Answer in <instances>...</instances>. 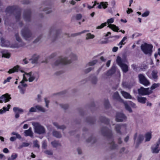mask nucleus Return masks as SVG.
<instances>
[{"label": "nucleus", "instance_id": "obj_10", "mask_svg": "<svg viewBox=\"0 0 160 160\" xmlns=\"http://www.w3.org/2000/svg\"><path fill=\"white\" fill-rule=\"evenodd\" d=\"M140 82L144 86H147L150 84L149 81L146 79L145 76L142 74H140L138 75Z\"/></svg>", "mask_w": 160, "mask_h": 160}, {"label": "nucleus", "instance_id": "obj_35", "mask_svg": "<svg viewBox=\"0 0 160 160\" xmlns=\"http://www.w3.org/2000/svg\"><path fill=\"white\" fill-rule=\"evenodd\" d=\"M115 130L117 133L121 134V131L120 129V125L118 124H117L115 125Z\"/></svg>", "mask_w": 160, "mask_h": 160}, {"label": "nucleus", "instance_id": "obj_8", "mask_svg": "<svg viewBox=\"0 0 160 160\" xmlns=\"http://www.w3.org/2000/svg\"><path fill=\"white\" fill-rule=\"evenodd\" d=\"M114 21V18H111L109 19H108L107 21V24L108 23V27L109 28L114 31L118 32L119 28L118 27H117L114 24H111Z\"/></svg>", "mask_w": 160, "mask_h": 160}, {"label": "nucleus", "instance_id": "obj_59", "mask_svg": "<svg viewBox=\"0 0 160 160\" xmlns=\"http://www.w3.org/2000/svg\"><path fill=\"white\" fill-rule=\"evenodd\" d=\"M118 49V47H114L112 49V51L113 52H116Z\"/></svg>", "mask_w": 160, "mask_h": 160}, {"label": "nucleus", "instance_id": "obj_64", "mask_svg": "<svg viewBox=\"0 0 160 160\" xmlns=\"http://www.w3.org/2000/svg\"><path fill=\"white\" fill-rule=\"evenodd\" d=\"M16 139V138L14 137H11L10 139V140L12 142L15 141Z\"/></svg>", "mask_w": 160, "mask_h": 160}, {"label": "nucleus", "instance_id": "obj_7", "mask_svg": "<svg viewBox=\"0 0 160 160\" xmlns=\"http://www.w3.org/2000/svg\"><path fill=\"white\" fill-rule=\"evenodd\" d=\"M15 38L18 42L13 44V46L12 47L14 48H18L25 45L24 43L22 42V39L19 36L18 33H16L15 34Z\"/></svg>", "mask_w": 160, "mask_h": 160}, {"label": "nucleus", "instance_id": "obj_34", "mask_svg": "<svg viewBox=\"0 0 160 160\" xmlns=\"http://www.w3.org/2000/svg\"><path fill=\"white\" fill-rule=\"evenodd\" d=\"M95 37V36L93 34H92L90 33H88L86 34V39L88 40L89 39H93Z\"/></svg>", "mask_w": 160, "mask_h": 160}, {"label": "nucleus", "instance_id": "obj_13", "mask_svg": "<svg viewBox=\"0 0 160 160\" xmlns=\"http://www.w3.org/2000/svg\"><path fill=\"white\" fill-rule=\"evenodd\" d=\"M144 136L141 134L138 135L136 133L134 137L135 142L138 144L140 143L143 140Z\"/></svg>", "mask_w": 160, "mask_h": 160}, {"label": "nucleus", "instance_id": "obj_23", "mask_svg": "<svg viewBox=\"0 0 160 160\" xmlns=\"http://www.w3.org/2000/svg\"><path fill=\"white\" fill-rule=\"evenodd\" d=\"M23 79L20 82V83L22 84V86L24 87H27V85L26 84L24 83V82L25 81H27L28 79L25 77V74H23Z\"/></svg>", "mask_w": 160, "mask_h": 160}, {"label": "nucleus", "instance_id": "obj_1", "mask_svg": "<svg viewBox=\"0 0 160 160\" xmlns=\"http://www.w3.org/2000/svg\"><path fill=\"white\" fill-rule=\"evenodd\" d=\"M77 56L73 53H71L68 57H62L59 58L55 62L56 65L59 64H66L70 63L72 61L77 60Z\"/></svg>", "mask_w": 160, "mask_h": 160}, {"label": "nucleus", "instance_id": "obj_24", "mask_svg": "<svg viewBox=\"0 0 160 160\" xmlns=\"http://www.w3.org/2000/svg\"><path fill=\"white\" fill-rule=\"evenodd\" d=\"M11 105L10 104H8V105L7 108L4 107L2 109L0 110V114H2L5 113L6 111H9V109L10 108Z\"/></svg>", "mask_w": 160, "mask_h": 160}, {"label": "nucleus", "instance_id": "obj_33", "mask_svg": "<svg viewBox=\"0 0 160 160\" xmlns=\"http://www.w3.org/2000/svg\"><path fill=\"white\" fill-rule=\"evenodd\" d=\"M13 110L15 112H17L18 113H22L23 112V109L16 107L13 108Z\"/></svg>", "mask_w": 160, "mask_h": 160}, {"label": "nucleus", "instance_id": "obj_17", "mask_svg": "<svg viewBox=\"0 0 160 160\" xmlns=\"http://www.w3.org/2000/svg\"><path fill=\"white\" fill-rule=\"evenodd\" d=\"M151 150L152 153H157L160 150L158 144H156L153 145L151 147Z\"/></svg>", "mask_w": 160, "mask_h": 160}, {"label": "nucleus", "instance_id": "obj_61", "mask_svg": "<svg viewBox=\"0 0 160 160\" xmlns=\"http://www.w3.org/2000/svg\"><path fill=\"white\" fill-rule=\"evenodd\" d=\"M132 12L133 11L131 8H128V10L127 11V13L128 14H129Z\"/></svg>", "mask_w": 160, "mask_h": 160}, {"label": "nucleus", "instance_id": "obj_32", "mask_svg": "<svg viewBox=\"0 0 160 160\" xmlns=\"http://www.w3.org/2000/svg\"><path fill=\"white\" fill-rule=\"evenodd\" d=\"M51 144L54 147H57L61 146L60 143L56 141L52 142H51Z\"/></svg>", "mask_w": 160, "mask_h": 160}, {"label": "nucleus", "instance_id": "obj_57", "mask_svg": "<svg viewBox=\"0 0 160 160\" xmlns=\"http://www.w3.org/2000/svg\"><path fill=\"white\" fill-rule=\"evenodd\" d=\"M82 16L80 14H78L76 16V18L77 20H79L82 18Z\"/></svg>", "mask_w": 160, "mask_h": 160}, {"label": "nucleus", "instance_id": "obj_25", "mask_svg": "<svg viewBox=\"0 0 160 160\" xmlns=\"http://www.w3.org/2000/svg\"><path fill=\"white\" fill-rule=\"evenodd\" d=\"M108 3L107 2H102L100 3V4L97 7V8L99 9H101L102 7L103 8H106L107 7Z\"/></svg>", "mask_w": 160, "mask_h": 160}, {"label": "nucleus", "instance_id": "obj_14", "mask_svg": "<svg viewBox=\"0 0 160 160\" xmlns=\"http://www.w3.org/2000/svg\"><path fill=\"white\" fill-rule=\"evenodd\" d=\"M11 99L10 95L8 93L2 95L0 97V103L9 101Z\"/></svg>", "mask_w": 160, "mask_h": 160}, {"label": "nucleus", "instance_id": "obj_39", "mask_svg": "<svg viewBox=\"0 0 160 160\" xmlns=\"http://www.w3.org/2000/svg\"><path fill=\"white\" fill-rule=\"evenodd\" d=\"M30 144L28 142H23L22 144L20 145L18 147V148L20 149L23 147H27Z\"/></svg>", "mask_w": 160, "mask_h": 160}, {"label": "nucleus", "instance_id": "obj_20", "mask_svg": "<svg viewBox=\"0 0 160 160\" xmlns=\"http://www.w3.org/2000/svg\"><path fill=\"white\" fill-rule=\"evenodd\" d=\"M2 54V57L8 58L10 57V54L5 50H2L1 52Z\"/></svg>", "mask_w": 160, "mask_h": 160}, {"label": "nucleus", "instance_id": "obj_50", "mask_svg": "<svg viewBox=\"0 0 160 160\" xmlns=\"http://www.w3.org/2000/svg\"><path fill=\"white\" fill-rule=\"evenodd\" d=\"M44 11L47 14L50 13L52 12V11L51 9L48 8H45L44 9Z\"/></svg>", "mask_w": 160, "mask_h": 160}, {"label": "nucleus", "instance_id": "obj_49", "mask_svg": "<svg viewBox=\"0 0 160 160\" xmlns=\"http://www.w3.org/2000/svg\"><path fill=\"white\" fill-rule=\"evenodd\" d=\"M149 14V12L148 11H146L143 13L142 16V17H146L148 16Z\"/></svg>", "mask_w": 160, "mask_h": 160}, {"label": "nucleus", "instance_id": "obj_31", "mask_svg": "<svg viewBox=\"0 0 160 160\" xmlns=\"http://www.w3.org/2000/svg\"><path fill=\"white\" fill-rule=\"evenodd\" d=\"M152 134L151 133L148 132L145 134V141H149L151 138Z\"/></svg>", "mask_w": 160, "mask_h": 160}, {"label": "nucleus", "instance_id": "obj_44", "mask_svg": "<svg viewBox=\"0 0 160 160\" xmlns=\"http://www.w3.org/2000/svg\"><path fill=\"white\" fill-rule=\"evenodd\" d=\"M128 104V105L130 108V107L128 105V104L131 105V106L133 108H135L136 107V104L132 102L131 101H128V102H126Z\"/></svg>", "mask_w": 160, "mask_h": 160}, {"label": "nucleus", "instance_id": "obj_27", "mask_svg": "<svg viewBox=\"0 0 160 160\" xmlns=\"http://www.w3.org/2000/svg\"><path fill=\"white\" fill-rule=\"evenodd\" d=\"M53 124L58 129H60L62 130H64V129L66 128V127L64 125H62L61 126H59L58 125V123L57 122H53Z\"/></svg>", "mask_w": 160, "mask_h": 160}, {"label": "nucleus", "instance_id": "obj_46", "mask_svg": "<svg viewBox=\"0 0 160 160\" xmlns=\"http://www.w3.org/2000/svg\"><path fill=\"white\" fill-rule=\"evenodd\" d=\"M33 146L34 147H37L39 148V145L38 143V142L37 140H36L33 142Z\"/></svg>", "mask_w": 160, "mask_h": 160}, {"label": "nucleus", "instance_id": "obj_4", "mask_svg": "<svg viewBox=\"0 0 160 160\" xmlns=\"http://www.w3.org/2000/svg\"><path fill=\"white\" fill-rule=\"evenodd\" d=\"M116 62L124 73H126L128 71V66L123 62L119 56L117 57Z\"/></svg>", "mask_w": 160, "mask_h": 160}, {"label": "nucleus", "instance_id": "obj_36", "mask_svg": "<svg viewBox=\"0 0 160 160\" xmlns=\"http://www.w3.org/2000/svg\"><path fill=\"white\" fill-rule=\"evenodd\" d=\"M158 71L156 70H153L152 73V76L153 78L157 79L158 78Z\"/></svg>", "mask_w": 160, "mask_h": 160}, {"label": "nucleus", "instance_id": "obj_38", "mask_svg": "<svg viewBox=\"0 0 160 160\" xmlns=\"http://www.w3.org/2000/svg\"><path fill=\"white\" fill-rule=\"evenodd\" d=\"M118 147V145L115 144L113 141L110 143V147L112 149H115Z\"/></svg>", "mask_w": 160, "mask_h": 160}, {"label": "nucleus", "instance_id": "obj_41", "mask_svg": "<svg viewBox=\"0 0 160 160\" xmlns=\"http://www.w3.org/2000/svg\"><path fill=\"white\" fill-rule=\"evenodd\" d=\"M36 112L37 109L35 106L34 107H32L30 108L28 114H29L31 112Z\"/></svg>", "mask_w": 160, "mask_h": 160}, {"label": "nucleus", "instance_id": "obj_5", "mask_svg": "<svg viewBox=\"0 0 160 160\" xmlns=\"http://www.w3.org/2000/svg\"><path fill=\"white\" fill-rule=\"evenodd\" d=\"M32 124L34 127L35 132L39 134H42L45 132V129L39 123L32 122Z\"/></svg>", "mask_w": 160, "mask_h": 160}, {"label": "nucleus", "instance_id": "obj_22", "mask_svg": "<svg viewBox=\"0 0 160 160\" xmlns=\"http://www.w3.org/2000/svg\"><path fill=\"white\" fill-rule=\"evenodd\" d=\"M121 134L126 133L127 132V127L126 124L120 125Z\"/></svg>", "mask_w": 160, "mask_h": 160}, {"label": "nucleus", "instance_id": "obj_29", "mask_svg": "<svg viewBox=\"0 0 160 160\" xmlns=\"http://www.w3.org/2000/svg\"><path fill=\"white\" fill-rule=\"evenodd\" d=\"M53 136L57 138H60L62 137V135L61 133L56 131H53L52 132Z\"/></svg>", "mask_w": 160, "mask_h": 160}, {"label": "nucleus", "instance_id": "obj_45", "mask_svg": "<svg viewBox=\"0 0 160 160\" xmlns=\"http://www.w3.org/2000/svg\"><path fill=\"white\" fill-rule=\"evenodd\" d=\"M107 22H105L104 23H102L100 25L97 27L96 28L97 29H100L102 28L104 26H106Z\"/></svg>", "mask_w": 160, "mask_h": 160}, {"label": "nucleus", "instance_id": "obj_54", "mask_svg": "<svg viewBox=\"0 0 160 160\" xmlns=\"http://www.w3.org/2000/svg\"><path fill=\"white\" fill-rule=\"evenodd\" d=\"M98 81V79L96 78H94L92 80V83L93 84H95Z\"/></svg>", "mask_w": 160, "mask_h": 160}, {"label": "nucleus", "instance_id": "obj_53", "mask_svg": "<svg viewBox=\"0 0 160 160\" xmlns=\"http://www.w3.org/2000/svg\"><path fill=\"white\" fill-rule=\"evenodd\" d=\"M12 78L10 77H8L6 79H5L4 82H3V83L5 84L6 82H9L10 80Z\"/></svg>", "mask_w": 160, "mask_h": 160}, {"label": "nucleus", "instance_id": "obj_37", "mask_svg": "<svg viewBox=\"0 0 160 160\" xmlns=\"http://www.w3.org/2000/svg\"><path fill=\"white\" fill-rule=\"evenodd\" d=\"M98 60H94L89 62L87 65L88 66H92L95 65L97 62Z\"/></svg>", "mask_w": 160, "mask_h": 160}, {"label": "nucleus", "instance_id": "obj_30", "mask_svg": "<svg viewBox=\"0 0 160 160\" xmlns=\"http://www.w3.org/2000/svg\"><path fill=\"white\" fill-rule=\"evenodd\" d=\"M137 99L138 102L142 103H145L146 102V98L141 97H138Z\"/></svg>", "mask_w": 160, "mask_h": 160}, {"label": "nucleus", "instance_id": "obj_19", "mask_svg": "<svg viewBox=\"0 0 160 160\" xmlns=\"http://www.w3.org/2000/svg\"><path fill=\"white\" fill-rule=\"evenodd\" d=\"M39 58V56L37 54H34L31 59L32 63H35L37 62L38 61Z\"/></svg>", "mask_w": 160, "mask_h": 160}, {"label": "nucleus", "instance_id": "obj_11", "mask_svg": "<svg viewBox=\"0 0 160 160\" xmlns=\"http://www.w3.org/2000/svg\"><path fill=\"white\" fill-rule=\"evenodd\" d=\"M102 132L103 135L108 138L112 137V131L107 128L105 127L102 128Z\"/></svg>", "mask_w": 160, "mask_h": 160}, {"label": "nucleus", "instance_id": "obj_47", "mask_svg": "<svg viewBox=\"0 0 160 160\" xmlns=\"http://www.w3.org/2000/svg\"><path fill=\"white\" fill-rule=\"evenodd\" d=\"M44 101L45 102V106L46 107L48 108L49 106V103L50 102L49 100L47 98H44Z\"/></svg>", "mask_w": 160, "mask_h": 160}, {"label": "nucleus", "instance_id": "obj_28", "mask_svg": "<svg viewBox=\"0 0 160 160\" xmlns=\"http://www.w3.org/2000/svg\"><path fill=\"white\" fill-rule=\"evenodd\" d=\"M36 108L37 110H38L39 111L44 112L46 111V109L40 105H36Z\"/></svg>", "mask_w": 160, "mask_h": 160}, {"label": "nucleus", "instance_id": "obj_9", "mask_svg": "<svg viewBox=\"0 0 160 160\" xmlns=\"http://www.w3.org/2000/svg\"><path fill=\"white\" fill-rule=\"evenodd\" d=\"M138 93L141 95H148L151 93L152 91L149 88H144L141 87L138 89Z\"/></svg>", "mask_w": 160, "mask_h": 160}, {"label": "nucleus", "instance_id": "obj_56", "mask_svg": "<svg viewBox=\"0 0 160 160\" xmlns=\"http://www.w3.org/2000/svg\"><path fill=\"white\" fill-rule=\"evenodd\" d=\"M93 68L91 67H89L85 70V72L86 73H88L91 71Z\"/></svg>", "mask_w": 160, "mask_h": 160}, {"label": "nucleus", "instance_id": "obj_18", "mask_svg": "<svg viewBox=\"0 0 160 160\" xmlns=\"http://www.w3.org/2000/svg\"><path fill=\"white\" fill-rule=\"evenodd\" d=\"M121 93L122 96L126 99H134V98H132L129 93L126 92L121 91Z\"/></svg>", "mask_w": 160, "mask_h": 160}, {"label": "nucleus", "instance_id": "obj_51", "mask_svg": "<svg viewBox=\"0 0 160 160\" xmlns=\"http://www.w3.org/2000/svg\"><path fill=\"white\" fill-rule=\"evenodd\" d=\"M44 152L46 154L48 155H52V152L51 151L46 150Z\"/></svg>", "mask_w": 160, "mask_h": 160}, {"label": "nucleus", "instance_id": "obj_62", "mask_svg": "<svg viewBox=\"0 0 160 160\" xmlns=\"http://www.w3.org/2000/svg\"><path fill=\"white\" fill-rule=\"evenodd\" d=\"M15 136H16V138L19 139H20L22 138L21 135L18 133Z\"/></svg>", "mask_w": 160, "mask_h": 160}, {"label": "nucleus", "instance_id": "obj_60", "mask_svg": "<svg viewBox=\"0 0 160 160\" xmlns=\"http://www.w3.org/2000/svg\"><path fill=\"white\" fill-rule=\"evenodd\" d=\"M17 157V154H12L11 155L12 158L14 159H16Z\"/></svg>", "mask_w": 160, "mask_h": 160}, {"label": "nucleus", "instance_id": "obj_21", "mask_svg": "<svg viewBox=\"0 0 160 160\" xmlns=\"http://www.w3.org/2000/svg\"><path fill=\"white\" fill-rule=\"evenodd\" d=\"M25 136H29L31 137H33V132L31 130V128H30L28 130H26L24 132Z\"/></svg>", "mask_w": 160, "mask_h": 160}, {"label": "nucleus", "instance_id": "obj_6", "mask_svg": "<svg viewBox=\"0 0 160 160\" xmlns=\"http://www.w3.org/2000/svg\"><path fill=\"white\" fill-rule=\"evenodd\" d=\"M112 97L114 99L123 102L125 105L126 109L129 112H132V110L131 108L128 105V104L126 101H124L121 98L118 92H115L113 95Z\"/></svg>", "mask_w": 160, "mask_h": 160}, {"label": "nucleus", "instance_id": "obj_58", "mask_svg": "<svg viewBox=\"0 0 160 160\" xmlns=\"http://www.w3.org/2000/svg\"><path fill=\"white\" fill-rule=\"evenodd\" d=\"M88 32V31L85 30H84V31H82V32L76 33L75 34H76V36L78 35H80L82 33H84V32Z\"/></svg>", "mask_w": 160, "mask_h": 160}, {"label": "nucleus", "instance_id": "obj_48", "mask_svg": "<svg viewBox=\"0 0 160 160\" xmlns=\"http://www.w3.org/2000/svg\"><path fill=\"white\" fill-rule=\"evenodd\" d=\"M18 88L20 89V92L21 93L23 94L24 93L25 89H23L21 86L19 85L18 87Z\"/></svg>", "mask_w": 160, "mask_h": 160}, {"label": "nucleus", "instance_id": "obj_42", "mask_svg": "<svg viewBox=\"0 0 160 160\" xmlns=\"http://www.w3.org/2000/svg\"><path fill=\"white\" fill-rule=\"evenodd\" d=\"M159 86V83H154L152 85V86L151 87L150 90H151L152 91L155 89L156 88L158 87Z\"/></svg>", "mask_w": 160, "mask_h": 160}, {"label": "nucleus", "instance_id": "obj_55", "mask_svg": "<svg viewBox=\"0 0 160 160\" xmlns=\"http://www.w3.org/2000/svg\"><path fill=\"white\" fill-rule=\"evenodd\" d=\"M47 147V144L46 142L43 141L42 144V147L44 148H46Z\"/></svg>", "mask_w": 160, "mask_h": 160}, {"label": "nucleus", "instance_id": "obj_63", "mask_svg": "<svg viewBox=\"0 0 160 160\" xmlns=\"http://www.w3.org/2000/svg\"><path fill=\"white\" fill-rule=\"evenodd\" d=\"M125 148L123 147V148H122L120 150V152L121 153H123V152H124V151H125Z\"/></svg>", "mask_w": 160, "mask_h": 160}, {"label": "nucleus", "instance_id": "obj_2", "mask_svg": "<svg viewBox=\"0 0 160 160\" xmlns=\"http://www.w3.org/2000/svg\"><path fill=\"white\" fill-rule=\"evenodd\" d=\"M21 34L22 37L26 40H31L35 37L30 29L28 27L22 29L21 31Z\"/></svg>", "mask_w": 160, "mask_h": 160}, {"label": "nucleus", "instance_id": "obj_52", "mask_svg": "<svg viewBox=\"0 0 160 160\" xmlns=\"http://www.w3.org/2000/svg\"><path fill=\"white\" fill-rule=\"evenodd\" d=\"M41 96L40 95H38L37 96V98H36V100L38 102H40L41 101Z\"/></svg>", "mask_w": 160, "mask_h": 160}, {"label": "nucleus", "instance_id": "obj_15", "mask_svg": "<svg viewBox=\"0 0 160 160\" xmlns=\"http://www.w3.org/2000/svg\"><path fill=\"white\" fill-rule=\"evenodd\" d=\"M20 71L21 72H24L22 68L18 65L14 67L13 68L9 69L8 71L9 73H12L15 72H17Z\"/></svg>", "mask_w": 160, "mask_h": 160}, {"label": "nucleus", "instance_id": "obj_26", "mask_svg": "<svg viewBox=\"0 0 160 160\" xmlns=\"http://www.w3.org/2000/svg\"><path fill=\"white\" fill-rule=\"evenodd\" d=\"M31 72H30L28 73L25 72L24 74H25V75H27L29 76V78L28 79V81L29 82H32L35 79V77L34 76H32L31 75Z\"/></svg>", "mask_w": 160, "mask_h": 160}, {"label": "nucleus", "instance_id": "obj_40", "mask_svg": "<svg viewBox=\"0 0 160 160\" xmlns=\"http://www.w3.org/2000/svg\"><path fill=\"white\" fill-rule=\"evenodd\" d=\"M60 106L62 108L64 109H67L69 107L68 105L67 104H60Z\"/></svg>", "mask_w": 160, "mask_h": 160}, {"label": "nucleus", "instance_id": "obj_43", "mask_svg": "<svg viewBox=\"0 0 160 160\" xmlns=\"http://www.w3.org/2000/svg\"><path fill=\"white\" fill-rule=\"evenodd\" d=\"M127 38L126 37H124L121 42L118 44V45H124L125 43L124 42L127 39Z\"/></svg>", "mask_w": 160, "mask_h": 160}, {"label": "nucleus", "instance_id": "obj_3", "mask_svg": "<svg viewBox=\"0 0 160 160\" xmlns=\"http://www.w3.org/2000/svg\"><path fill=\"white\" fill-rule=\"evenodd\" d=\"M152 46L145 43L141 46V48L143 53L149 56L151 55L152 52Z\"/></svg>", "mask_w": 160, "mask_h": 160}, {"label": "nucleus", "instance_id": "obj_16", "mask_svg": "<svg viewBox=\"0 0 160 160\" xmlns=\"http://www.w3.org/2000/svg\"><path fill=\"white\" fill-rule=\"evenodd\" d=\"M126 117L122 113H117L116 116V120L117 122H122L125 120Z\"/></svg>", "mask_w": 160, "mask_h": 160}, {"label": "nucleus", "instance_id": "obj_12", "mask_svg": "<svg viewBox=\"0 0 160 160\" xmlns=\"http://www.w3.org/2000/svg\"><path fill=\"white\" fill-rule=\"evenodd\" d=\"M1 45L4 47H12L13 45H11L10 42L8 40L6 39L3 38H1L0 39Z\"/></svg>", "mask_w": 160, "mask_h": 160}]
</instances>
